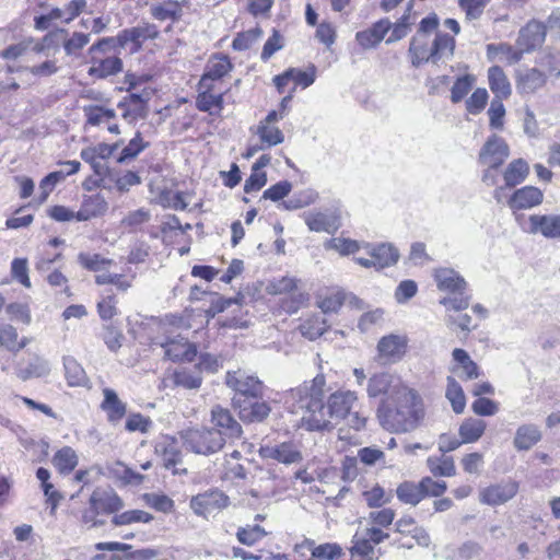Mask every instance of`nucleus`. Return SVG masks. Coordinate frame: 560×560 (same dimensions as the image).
Returning <instances> with one entry per match:
<instances>
[{
	"label": "nucleus",
	"mask_w": 560,
	"mask_h": 560,
	"mask_svg": "<svg viewBox=\"0 0 560 560\" xmlns=\"http://www.w3.org/2000/svg\"><path fill=\"white\" fill-rule=\"evenodd\" d=\"M231 69L232 63L226 56H212L208 60L206 71L199 81V89L213 90L214 81L223 78Z\"/></svg>",
	"instance_id": "dca6fc26"
},
{
	"label": "nucleus",
	"mask_w": 560,
	"mask_h": 560,
	"mask_svg": "<svg viewBox=\"0 0 560 560\" xmlns=\"http://www.w3.org/2000/svg\"><path fill=\"white\" fill-rule=\"evenodd\" d=\"M81 159L89 163L93 170V172L98 176H105L108 173V166L104 163L97 155L93 152V150L88 147L81 150L80 152Z\"/></svg>",
	"instance_id": "680f3d73"
},
{
	"label": "nucleus",
	"mask_w": 560,
	"mask_h": 560,
	"mask_svg": "<svg viewBox=\"0 0 560 560\" xmlns=\"http://www.w3.org/2000/svg\"><path fill=\"white\" fill-rule=\"evenodd\" d=\"M327 327L323 316L313 315L300 325V331L305 338L316 340L327 330Z\"/></svg>",
	"instance_id": "79ce46f5"
},
{
	"label": "nucleus",
	"mask_w": 560,
	"mask_h": 560,
	"mask_svg": "<svg viewBox=\"0 0 560 560\" xmlns=\"http://www.w3.org/2000/svg\"><path fill=\"white\" fill-rule=\"evenodd\" d=\"M545 37H518L515 46L501 44L499 46L489 45V56L501 55V60H505L509 63H515L521 60L523 54L532 52L537 47L542 45Z\"/></svg>",
	"instance_id": "6e6552de"
},
{
	"label": "nucleus",
	"mask_w": 560,
	"mask_h": 560,
	"mask_svg": "<svg viewBox=\"0 0 560 560\" xmlns=\"http://www.w3.org/2000/svg\"><path fill=\"white\" fill-rule=\"evenodd\" d=\"M380 425L394 433L411 432L424 417L422 401L407 387H400L390 397L382 399L376 410Z\"/></svg>",
	"instance_id": "f257e3e1"
},
{
	"label": "nucleus",
	"mask_w": 560,
	"mask_h": 560,
	"mask_svg": "<svg viewBox=\"0 0 560 560\" xmlns=\"http://www.w3.org/2000/svg\"><path fill=\"white\" fill-rule=\"evenodd\" d=\"M421 492H423V499L425 497L439 498L447 490L445 481H435L431 477H424L420 481Z\"/></svg>",
	"instance_id": "052dcab7"
},
{
	"label": "nucleus",
	"mask_w": 560,
	"mask_h": 560,
	"mask_svg": "<svg viewBox=\"0 0 560 560\" xmlns=\"http://www.w3.org/2000/svg\"><path fill=\"white\" fill-rule=\"evenodd\" d=\"M201 92L197 97V107L201 112L212 113V109L221 110L223 107V95L212 94V90L199 89Z\"/></svg>",
	"instance_id": "49530a36"
},
{
	"label": "nucleus",
	"mask_w": 560,
	"mask_h": 560,
	"mask_svg": "<svg viewBox=\"0 0 560 560\" xmlns=\"http://www.w3.org/2000/svg\"><path fill=\"white\" fill-rule=\"evenodd\" d=\"M311 560H339L345 556L342 548L336 542H325L311 549Z\"/></svg>",
	"instance_id": "a18cd8bd"
},
{
	"label": "nucleus",
	"mask_w": 560,
	"mask_h": 560,
	"mask_svg": "<svg viewBox=\"0 0 560 560\" xmlns=\"http://www.w3.org/2000/svg\"><path fill=\"white\" fill-rule=\"evenodd\" d=\"M547 82L546 74L536 69L520 70L516 73L515 86L520 94H533L541 89Z\"/></svg>",
	"instance_id": "412c9836"
},
{
	"label": "nucleus",
	"mask_w": 560,
	"mask_h": 560,
	"mask_svg": "<svg viewBox=\"0 0 560 560\" xmlns=\"http://www.w3.org/2000/svg\"><path fill=\"white\" fill-rule=\"evenodd\" d=\"M35 28L37 31H47L50 27H55L57 22L66 23V15L63 9L55 8L51 9L47 14H43L35 18Z\"/></svg>",
	"instance_id": "09e8293b"
},
{
	"label": "nucleus",
	"mask_w": 560,
	"mask_h": 560,
	"mask_svg": "<svg viewBox=\"0 0 560 560\" xmlns=\"http://www.w3.org/2000/svg\"><path fill=\"white\" fill-rule=\"evenodd\" d=\"M50 372V364L42 357L33 355L26 365L20 364L16 375L22 381H27L34 377H43Z\"/></svg>",
	"instance_id": "cd10ccee"
},
{
	"label": "nucleus",
	"mask_w": 560,
	"mask_h": 560,
	"mask_svg": "<svg viewBox=\"0 0 560 560\" xmlns=\"http://www.w3.org/2000/svg\"><path fill=\"white\" fill-rule=\"evenodd\" d=\"M488 80L495 98H508L511 95V84L503 70L493 66L488 70Z\"/></svg>",
	"instance_id": "473e14b6"
},
{
	"label": "nucleus",
	"mask_w": 560,
	"mask_h": 560,
	"mask_svg": "<svg viewBox=\"0 0 560 560\" xmlns=\"http://www.w3.org/2000/svg\"><path fill=\"white\" fill-rule=\"evenodd\" d=\"M489 126L491 129L502 130L504 126L505 107L501 98H493L488 109Z\"/></svg>",
	"instance_id": "3c124183"
},
{
	"label": "nucleus",
	"mask_w": 560,
	"mask_h": 560,
	"mask_svg": "<svg viewBox=\"0 0 560 560\" xmlns=\"http://www.w3.org/2000/svg\"><path fill=\"white\" fill-rule=\"evenodd\" d=\"M434 279L439 290L453 294H463L467 285L465 279L452 268L435 269Z\"/></svg>",
	"instance_id": "5701e85b"
},
{
	"label": "nucleus",
	"mask_w": 560,
	"mask_h": 560,
	"mask_svg": "<svg viewBox=\"0 0 560 560\" xmlns=\"http://www.w3.org/2000/svg\"><path fill=\"white\" fill-rule=\"evenodd\" d=\"M107 201L101 194L84 196L80 210L75 212V220L89 221L101 217L107 211Z\"/></svg>",
	"instance_id": "a878e982"
},
{
	"label": "nucleus",
	"mask_w": 560,
	"mask_h": 560,
	"mask_svg": "<svg viewBox=\"0 0 560 560\" xmlns=\"http://www.w3.org/2000/svg\"><path fill=\"white\" fill-rule=\"evenodd\" d=\"M326 248L334 249L341 255H350L360 249V244L349 238L334 237L326 243Z\"/></svg>",
	"instance_id": "bf43d9fd"
},
{
	"label": "nucleus",
	"mask_w": 560,
	"mask_h": 560,
	"mask_svg": "<svg viewBox=\"0 0 560 560\" xmlns=\"http://www.w3.org/2000/svg\"><path fill=\"white\" fill-rule=\"evenodd\" d=\"M524 231L529 234H540L546 238L560 240V214H532Z\"/></svg>",
	"instance_id": "ddd939ff"
},
{
	"label": "nucleus",
	"mask_w": 560,
	"mask_h": 560,
	"mask_svg": "<svg viewBox=\"0 0 560 560\" xmlns=\"http://www.w3.org/2000/svg\"><path fill=\"white\" fill-rule=\"evenodd\" d=\"M150 100V92L142 93H130L128 97H125L118 103V108L124 109L122 117L132 124L140 118H145L147 103Z\"/></svg>",
	"instance_id": "f3484780"
},
{
	"label": "nucleus",
	"mask_w": 560,
	"mask_h": 560,
	"mask_svg": "<svg viewBox=\"0 0 560 560\" xmlns=\"http://www.w3.org/2000/svg\"><path fill=\"white\" fill-rule=\"evenodd\" d=\"M472 411L478 416H493L499 411L498 404L489 398L479 397L471 405Z\"/></svg>",
	"instance_id": "69168bd1"
},
{
	"label": "nucleus",
	"mask_w": 560,
	"mask_h": 560,
	"mask_svg": "<svg viewBox=\"0 0 560 560\" xmlns=\"http://www.w3.org/2000/svg\"><path fill=\"white\" fill-rule=\"evenodd\" d=\"M122 70V61L118 57H107L104 59H94L90 73L97 78H106L116 74Z\"/></svg>",
	"instance_id": "c9c22d12"
},
{
	"label": "nucleus",
	"mask_w": 560,
	"mask_h": 560,
	"mask_svg": "<svg viewBox=\"0 0 560 560\" xmlns=\"http://www.w3.org/2000/svg\"><path fill=\"white\" fill-rule=\"evenodd\" d=\"M371 258L355 257L354 261L364 268L377 270L395 265L398 261L399 253L390 244L382 243L376 246L364 244L363 246Z\"/></svg>",
	"instance_id": "1a4fd4ad"
},
{
	"label": "nucleus",
	"mask_w": 560,
	"mask_h": 560,
	"mask_svg": "<svg viewBox=\"0 0 560 560\" xmlns=\"http://www.w3.org/2000/svg\"><path fill=\"white\" fill-rule=\"evenodd\" d=\"M352 556H360L362 560H377L374 546L366 537H354L353 546L350 549Z\"/></svg>",
	"instance_id": "603ef678"
},
{
	"label": "nucleus",
	"mask_w": 560,
	"mask_h": 560,
	"mask_svg": "<svg viewBox=\"0 0 560 560\" xmlns=\"http://www.w3.org/2000/svg\"><path fill=\"white\" fill-rule=\"evenodd\" d=\"M357 401L355 392L337 390L328 397L326 415L332 419L345 420L349 428L360 431L366 427L368 417L360 411H352Z\"/></svg>",
	"instance_id": "7ed1b4c3"
},
{
	"label": "nucleus",
	"mask_w": 560,
	"mask_h": 560,
	"mask_svg": "<svg viewBox=\"0 0 560 560\" xmlns=\"http://www.w3.org/2000/svg\"><path fill=\"white\" fill-rule=\"evenodd\" d=\"M103 394L102 409L107 413L110 422L119 421L126 415V404L118 398L114 389L105 388Z\"/></svg>",
	"instance_id": "7c9ffc66"
},
{
	"label": "nucleus",
	"mask_w": 560,
	"mask_h": 560,
	"mask_svg": "<svg viewBox=\"0 0 560 560\" xmlns=\"http://www.w3.org/2000/svg\"><path fill=\"white\" fill-rule=\"evenodd\" d=\"M292 189V184L288 180H281L266 189L262 194L264 199L279 201L287 197Z\"/></svg>",
	"instance_id": "0e129e2a"
},
{
	"label": "nucleus",
	"mask_w": 560,
	"mask_h": 560,
	"mask_svg": "<svg viewBox=\"0 0 560 560\" xmlns=\"http://www.w3.org/2000/svg\"><path fill=\"white\" fill-rule=\"evenodd\" d=\"M427 465L435 477H452L456 474L455 464L452 457H429Z\"/></svg>",
	"instance_id": "37998d69"
},
{
	"label": "nucleus",
	"mask_w": 560,
	"mask_h": 560,
	"mask_svg": "<svg viewBox=\"0 0 560 560\" xmlns=\"http://www.w3.org/2000/svg\"><path fill=\"white\" fill-rule=\"evenodd\" d=\"M83 113L86 117V124L91 126H100L102 124L110 122L116 118V112L114 109L97 105L84 106Z\"/></svg>",
	"instance_id": "ea45409f"
},
{
	"label": "nucleus",
	"mask_w": 560,
	"mask_h": 560,
	"mask_svg": "<svg viewBox=\"0 0 560 560\" xmlns=\"http://www.w3.org/2000/svg\"><path fill=\"white\" fill-rule=\"evenodd\" d=\"M529 175V164L522 158L510 162L503 173L505 187L513 188Z\"/></svg>",
	"instance_id": "c85d7f7f"
},
{
	"label": "nucleus",
	"mask_w": 560,
	"mask_h": 560,
	"mask_svg": "<svg viewBox=\"0 0 560 560\" xmlns=\"http://www.w3.org/2000/svg\"><path fill=\"white\" fill-rule=\"evenodd\" d=\"M412 37L409 47L412 66L419 67L423 62H435L440 58L453 55L454 37Z\"/></svg>",
	"instance_id": "20e7f679"
},
{
	"label": "nucleus",
	"mask_w": 560,
	"mask_h": 560,
	"mask_svg": "<svg viewBox=\"0 0 560 560\" xmlns=\"http://www.w3.org/2000/svg\"><path fill=\"white\" fill-rule=\"evenodd\" d=\"M453 364L451 372L462 380H476L479 376V368L474 362L468 352L464 349L456 348L452 352Z\"/></svg>",
	"instance_id": "4be33fe9"
},
{
	"label": "nucleus",
	"mask_w": 560,
	"mask_h": 560,
	"mask_svg": "<svg viewBox=\"0 0 560 560\" xmlns=\"http://www.w3.org/2000/svg\"><path fill=\"white\" fill-rule=\"evenodd\" d=\"M152 15L160 22H170L163 30L164 33L172 32V24L177 22L182 14V9L177 3L167 2L160 5H154L151 9Z\"/></svg>",
	"instance_id": "2f4dec72"
},
{
	"label": "nucleus",
	"mask_w": 560,
	"mask_h": 560,
	"mask_svg": "<svg viewBox=\"0 0 560 560\" xmlns=\"http://www.w3.org/2000/svg\"><path fill=\"white\" fill-rule=\"evenodd\" d=\"M539 65L548 71L549 75L558 78L560 75V50L544 52L539 59Z\"/></svg>",
	"instance_id": "13d9d810"
},
{
	"label": "nucleus",
	"mask_w": 560,
	"mask_h": 560,
	"mask_svg": "<svg viewBox=\"0 0 560 560\" xmlns=\"http://www.w3.org/2000/svg\"><path fill=\"white\" fill-rule=\"evenodd\" d=\"M171 381L175 386L185 389H198L202 384V375L198 368H178L172 375Z\"/></svg>",
	"instance_id": "bb28decb"
},
{
	"label": "nucleus",
	"mask_w": 560,
	"mask_h": 560,
	"mask_svg": "<svg viewBox=\"0 0 560 560\" xmlns=\"http://www.w3.org/2000/svg\"><path fill=\"white\" fill-rule=\"evenodd\" d=\"M363 498L369 508H381L392 500V495L386 494L385 490L378 485L365 490Z\"/></svg>",
	"instance_id": "864d4df0"
},
{
	"label": "nucleus",
	"mask_w": 560,
	"mask_h": 560,
	"mask_svg": "<svg viewBox=\"0 0 560 560\" xmlns=\"http://www.w3.org/2000/svg\"><path fill=\"white\" fill-rule=\"evenodd\" d=\"M400 387L404 386L400 385L394 375L382 372L373 374L368 380L366 393L370 398H376L384 395H386V397H390L392 393Z\"/></svg>",
	"instance_id": "6ab92c4d"
},
{
	"label": "nucleus",
	"mask_w": 560,
	"mask_h": 560,
	"mask_svg": "<svg viewBox=\"0 0 560 560\" xmlns=\"http://www.w3.org/2000/svg\"><path fill=\"white\" fill-rule=\"evenodd\" d=\"M486 422L481 419L476 418H469L466 419L459 427L458 433L462 439V442L464 443H474L478 441L485 430H486Z\"/></svg>",
	"instance_id": "e433bc0d"
},
{
	"label": "nucleus",
	"mask_w": 560,
	"mask_h": 560,
	"mask_svg": "<svg viewBox=\"0 0 560 560\" xmlns=\"http://www.w3.org/2000/svg\"><path fill=\"white\" fill-rule=\"evenodd\" d=\"M306 224L311 231L315 232H331L336 229L334 222L324 213L307 217Z\"/></svg>",
	"instance_id": "e2e57ef3"
},
{
	"label": "nucleus",
	"mask_w": 560,
	"mask_h": 560,
	"mask_svg": "<svg viewBox=\"0 0 560 560\" xmlns=\"http://www.w3.org/2000/svg\"><path fill=\"white\" fill-rule=\"evenodd\" d=\"M154 452L162 458L163 466L166 469H173L174 475L187 474V469H178L176 466L182 464L183 455L178 442L174 436L162 435L155 441Z\"/></svg>",
	"instance_id": "9b49d317"
},
{
	"label": "nucleus",
	"mask_w": 560,
	"mask_h": 560,
	"mask_svg": "<svg viewBox=\"0 0 560 560\" xmlns=\"http://www.w3.org/2000/svg\"><path fill=\"white\" fill-rule=\"evenodd\" d=\"M445 396L450 400L455 413H462L466 406V397L459 383L454 376H447Z\"/></svg>",
	"instance_id": "58836bf2"
},
{
	"label": "nucleus",
	"mask_w": 560,
	"mask_h": 560,
	"mask_svg": "<svg viewBox=\"0 0 560 560\" xmlns=\"http://www.w3.org/2000/svg\"><path fill=\"white\" fill-rule=\"evenodd\" d=\"M78 260L85 269L91 271H101L113 262L112 259L104 258L98 254L91 255L85 253H80Z\"/></svg>",
	"instance_id": "6e6d98bb"
},
{
	"label": "nucleus",
	"mask_w": 560,
	"mask_h": 560,
	"mask_svg": "<svg viewBox=\"0 0 560 560\" xmlns=\"http://www.w3.org/2000/svg\"><path fill=\"white\" fill-rule=\"evenodd\" d=\"M417 291L418 287L413 280H404L398 284L395 291V299L398 303H405L413 298Z\"/></svg>",
	"instance_id": "774afa93"
},
{
	"label": "nucleus",
	"mask_w": 560,
	"mask_h": 560,
	"mask_svg": "<svg viewBox=\"0 0 560 560\" xmlns=\"http://www.w3.org/2000/svg\"><path fill=\"white\" fill-rule=\"evenodd\" d=\"M541 439V433L535 424H523L516 430L513 444L518 451H528Z\"/></svg>",
	"instance_id": "c756f323"
},
{
	"label": "nucleus",
	"mask_w": 560,
	"mask_h": 560,
	"mask_svg": "<svg viewBox=\"0 0 560 560\" xmlns=\"http://www.w3.org/2000/svg\"><path fill=\"white\" fill-rule=\"evenodd\" d=\"M211 421L214 429L223 433L224 439H238L243 433L241 424L233 418L230 410L219 405L211 409Z\"/></svg>",
	"instance_id": "a211bd4d"
},
{
	"label": "nucleus",
	"mask_w": 560,
	"mask_h": 560,
	"mask_svg": "<svg viewBox=\"0 0 560 560\" xmlns=\"http://www.w3.org/2000/svg\"><path fill=\"white\" fill-rule=\"evenodd\" d=\"M407 341L405 337L398 335H388L383 337L377 343L380 357L385 363L400 360L406 350Z\"/></svg>",
	"instance_id": "b1692460"
},
{
	"label": "nucleus",
	"mask_w": 560,
	"mask_h": 560,
	"mask_svg": "<svg viewBox=\"0 0 560 560\" xmlns=\"http://www.w3.org/2000/svg\"><path fill=\"white\" fill-rule=\"evenodd\" d=\"M518 482L514 480H503L490 485L479 492V501L482 504L495 506L512 500L518 492Z\"/></svg>",
	"instance_id": "f8f14e48"
},
{
	"label": "nucleus",
	"mask_w": 560,
	"mask_h": 560,
	"mask_svg": "<svg viewBox=\"0 0 560 560\" xmlns=\"http://www.w3.org/2000/svg\"><path fill=\"white\" fill-rule=\"evenodd\" d=\"M326 380L322 374L311 382H305L290 390L285 404L292 413L300 415L303 425L310 431H320L330 428V420L326 417L323 402Z\"/></svg>",
	"instance_id": "f03ea898"
},
{
	"label": "nucleus",
	"mask_w": 560,
	"mask_h": 560,
	"mask_svg": "<svg viewBox=\"0 0 560 560\" xmlns=\"http://www.w3.org/2000/svg\"><path fill=\"white\" fill-rule=\"evenodd\" d=\"M149 147V142L144 141L140 131H137L135 137L121 150L117 162L122 164L127 161L136 159L143 150Z\"/></svg>",
	"instance_id": "c03bdc74"
},
{
	"label": "nucleus",
	"mask_w": 560,
	"mask_h": 560,
	"mask_svg": "<svg viewBox=\"0 0 560 560\" xmlns=\"http://www.w3.org/2000/svg\"><path fill=\"white\" fill-rule=\"evenodd\" d=\"M488 92L486 89H477L466 101V109L471 115L480 114L488 102Z\"/></svg>",
	"instance_id": "4d7b16f0"
},
{
	"label": "nucleus",
	"mask_w": 560,
	"mask_h": 560,
	"mask_svg": "<svg viewBox=\"0 0 560 560\" xmlns=\"http://www.w3.org/2000/svg\"><path fill=\"white\" fill-rule=\"evenodd\" d=\"M266 530L259 525H247L240 527L236 537L238 541L246 546H253L266 536Z\"/></svg>",
	"instance_id": "8fccbe9b"
},
{
	"label": "nucleus",
	"mask_w": 560,
	"mask_h": 560,
	"mask_svg": "<svg viewBox=\"0 0 560 560\" xmlns=\"http://www.w3.org/2000/svg\"><path fill=\"white\" fill-rule=\"evenodd\" d=\"M155 345L164 349V357L171 361H188L191 362L196 354V346L189 343L186 338L178 336L177 338L165 337L162 340H156Z\"/></svg>",
	"instance_id": "4468645a"
},
{
	"label": "nucleus",
	"mask_w": 560,
	"mask_h": 560,
	"mask_svg": "<svg viewBox=\"0 0 560 560\" xmlns=\"http://www.w3.org/2000/svg\"><path fill=\"white\" fill-rule=\"evenodd\" d=\"M226 386L234 392L233 407L245 402L250 398H260L264 393V384L255 375L247 374L243 370L229 371L225 375Z\"/></svg>",
	"instance_id": "423d86ee"
},
{
	"label": "nucleus",
	"mask_w": 560,
	"mask_h": 560,
	"mask_svg": "<svg viewBox=\"0 0 560 560\" xmlns=\"http://www.w3.org/2000/svg\"><path fill=\"white\" fill-rule=\"evenodd\" d=\"M475 82V77L470 74L463 75L458 78L452 90H451V100L453 103L460 102L471 90L472 84Z\"/></svg>",
	"instance_id": "5fc2aeb1"
},
{
	"label": "nucleus",
	"mask_w": 560,
	"mask_h": 560,
	"mask_svg": "<svg viewBox=\"0 0 560 560\" xmlns=\"http://www.w3.org/2000/svg\"><path fill=\"white\" fill-rule=\"evenodd\" d=\"M257 135L265 148L280 144L284 140L283 132L278 127L268 124H259Z\"/></svg>",
	"instance_id": "de8ad7c7"
},
{
	"label": "nucleus",
	"mask_w": 560,
	"mask_h": 560,
	"mask_svg": "<svg viewBox=\"0 0 560 560\" xmlns=\"http://www.w3.org/2000/svg\"><path fill=\"white\" fill-rule=\"evenodd\" d=\"M151 425V419L141 413H132L126 421V430L129 432L140 431L141 433H145L150 430Z\"/></svg>",
	"instance_id": "338daca9"
},
{
	"label": "nucleus",
	"mask_w": 560,
	"mask_h": 560,
	"mask_svg": "<svg viewBox=\"0 0 560 560\" xmlns=\"http://www.w3.org/2000/svg\"><path fill=\"white\" fill-rule=\"evenodd\" d=\"M234 408L238 410L240 418L244 422H260L271 411L269 405L266 401H260L258 398L247 399Z\"/></svg>",
	"instance_id": "393cba45"
},
{
	"label": "nucleus",
	"mask_w": 560,
	"mask_h": 560,
	"mask_svg": "<svg viewBox=\"0 0 560 560\" xmlns=\"http://www.w3.org/2000/svg\"><path fill=\"white\" fill-rule=\"evenodd\" d=\"M63 366L66 371V378L69 386H88L89 377L79 362L72 357L63 359Z\"/></svg>",
	"instance_id": "f704fd0d"
},
{
	"label": "nucleus",
	"mask_w": 560,
	"mask_h": 560,
	"mask_svg": "<svg viewBox=\"0 0 560 560\" xmlns=\"http://www.w3.org/2000/svg\"><path fill=\"white\" fill-rule=\"evenodd\" d=\"M90 504L94 512L103 511L113 513L122 508V501L115 493L93 492L90 498Z\"/></svg>",
	"instance_id": "72a5a7b5"
},
{
	"label": "nucleus",
	"mask_w": 560,
	"mask_h": 560,
	"mask_svg": "<svg viewBox=\"0 0 560 560\" xmlns=\"http://www.w3.org/2000/svg\"><path fill=\"white\" fill-rule=\"evenodd\" d=\"M397 498L400 502L416 506L423 500L420 482L404 481L396 489Z\"/></svg>",
	"instance_id": "4c0bfd02"
},
{
	"label": "nucleus",
	"mask_w": 560,
	"mask_h": 560,
	"mask_svg": "<svg viewBox=\"0 0 560 560\" xmlns=\"http://www.w3.org/2000/svg\"><path fill=\"white\" fill-rule=\"evenodd\" d=\"M544 194L535 186H524L516 189L510 197L508 205L512 210H525L539 206Z\"/></svg>",
	"instance_id": "aec40b11"
},
{
	"label": "nucleus",
	"mask_w": 560,
	"mask_h": 560,
	"mask_svg": "<svg viewBox=\"0 0 560 560\" xmlns=\"http://www.w3.org/2000/svg\"><path fill=\"white\" fill-rule=\"evenodd\" d=\"M230 505L229 497L219 489L198 493L190 499L189 506L194 513L203 518L214 516Z\"/></svg>",
	"instance_id": "0eeeda50"
},
{
	"label": "nucleus",
	"mask_w": 560,
	"mask_h": 560,
	"mask_svg": "<svg viewBox=\"0 0 560 560\" xmlns=\"http://www.w3.org/2000/svg\"><path fill=\"white\" fill-rule=\"evenodd\" d=\"M52 464L60 474H69L78 465V456L71 447L65 446L54 455Z\"/></svg>",
	"instance_id": "a19ab883"
},
{
	"label": "nucleus",
	"mask_w": 560,
	"mask_h": 560,
	"mask_svg": "<svg viewBox=\"0 0 560 560\" xmlns=\"http://www.w3.org/2000/svg\"><path fill=\"white\" fill-rule=\"evenodd\" d=\"M260 455L264 458L275 459L285 465L298 464L303 459L300 448L292 442L262 446Z\"/></svg>",
	"instance_id": "2eb2a0df"
},
{
	"label": "nucleus",
	"mask_w": 560,
	"mask_h": 560,
	"mask_svg": "<svg viewBox=\"0 0 560 560\" xmlns=\"http://www.w3.org/2000/svg\"><path fill=\"white\" fill-rule=\"evenodd\" d=\"M510 156L508 142L498 135H491L479 152V163L490 168H499Z\"/></svg>",
	"instance_id": "9d476101"
},
{
	"label": "nucleus",
	"mask_w": 560,
	"mask_h": 560,
	"mask_svg": "<svg viewBox=\"0 0 560 560\" xmlns=\"http://www.w3.org/2000/svg\"><path fill=\"white\" fill-rule=\"evenodd\" d=\"M186 450L199 454L211 455L219 452L225 444L223 433L217 429L196 428L180 433Z\"/></svg>",
	"instance_id": "39448f33"
}]
</instances>
